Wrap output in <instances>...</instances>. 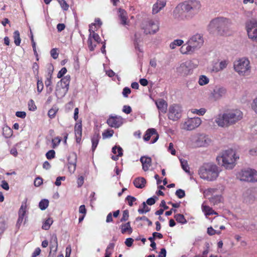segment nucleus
Instances as JSON below:
<instances>
[{
	"label": "nucleus",
	"mask_w": 257,
	"mask_h": 257,
	"mask_svg": "<svg viewBox=\"0 0 257 257\" xmlns=\"http://www.w3.org/2000/svg\"><path fill=\"white\" fill-rule=\"evenodd\" d=\"M175 194H176V196L179 198H180V199L182 198L185 196V191L181 189H178L177 190H176Z\"/></svg>",
	"instance_id": "obj_57"
},
{
	"label": "nucleus",
	"mask_w": 257,
	"mask_h": 257,
	"mask_svg": "<svg viewBox=\"0 0 257 257\" xmlns=\"http://www.w3.org/2000/svg\"><path fill=\"white\" fill-rule=\"evenodd\" d=\"M53 220L51 218H48L47 219L45 220V221L43 223L42 225V228L45 230H48L51 224L53 223Z\"/></svg>",
	"instance_id": "obj_38"
},
{
	"label": "nucleus",
	"mask_w": 257,
	"mask_h": 257,
	"mask_svg": "<svg viewBox=\"0 0 257 257\" xmlns=\"http://www.w3.org/2000/svg\"><path fill=\"white\" fill-rule=\"evenodd\" d=\"M234 70L240 76H245L250 72V62L247 59L242 58L234 62Z\"/></svg>",
	"instance_id": "obj_6"
},
{
	"label": "nucleus",
	"mask_w": 257,
	"mask_h": 257,
	"mask_svg": "<svg viewBox=\"0 0 257 257\" xmlns=\"http://www.w3.org/2000/svg\"><path fill=\"white\" fill-rule=\"evenodd\" d=\"M232 22L228 19L218 17L213 19L208 25L210 33L216 32L220 36H229L232 34Z\"/></svg>",
	"instance_id": "obj_2"
},
{
	"label": "nucleus",
	"mask_w": 257,
	"mask_h": 257,
	"mask_svg": "<svg viewBox=\"0 0 257 257\" xmlns=\"http://www.w3.org/2000/svg\"><path fill=\"white\" fill-rule=\"evenodd\" d=\"M227 64L228 62L227 61H221L219 64V68H218L217 67H213L212 70L216 72L222 70L227 67Z\"/></svg>",
	"instance_id": "obj_35"
},
{
	"label": "nucleus",
	"mask_w": 257,
	"mask_h": 257,
	"mask_svg": "<svg viewBox=\"0 0 257 257\" xmlns=\"http://www.w3.org/2000/svg\"><path fill=\"white\" fill-rule=\"evenodd\" d=\"M123 122V118L118 115H110L107 119V124L111 127L115 128L119 127Z\"/></svg>",
	"instance_id": "obj_12"
},
{
	"label": "nucleus",
	"mask_w": 257,
	"mask_h": 257,
	"mask_svg": "<svg viewBox=\"0 0 257 257\" xmlns=\"http://www.w3.org/2000/svg\"><path fill=\"white\" fill-rule=\"evenodd\" d=\"M51 243V250H53L54 252H56L58 249V241L57 237L56 235H53L52 237Z\"/></svg>",
	"instance_id": "obj_33"
},
{
	"label": "nucleus",
	"mask_w": 257,
	"mask_h": 257,
	"mask_svg": "<svg viewBox=\"0 0 257 257\" xmlns=\"http://www.w3.org/2000/svg\"><path fill=\"white\" fill-rule=\"evenodd\" d=\"M209 82V78L205 75H201L199 77L198 83L200 85L203 86L208 84Z\"/></svg>",
	"instance_id": "obj_37"
},
{
	"label": "nucleus",
	"mask_w": 257,
	"mask_h": 257,
	"mask_svg": "<svg viewBox=\"0 0 257 257\" xmlns=\"http://www.w3.org/2000/svg\"><path fill=\"white\" fill-rule=\"evenodd\" d=\"M53 72V69L49 70L48 72V74L47 76L46 79L45 81V84L46 86V87H48L50 86V91H52V88H51V85H52V74Z\"/></svg>",
	"instance_id": "obj_28"
},
{
	"label": "nucleus",
	"mask_w": 257,
	"mask_h": 257,
	"mask_svg": "<svg viewBox=\"0 0 257 257\" xmlns=\"http://www.w3.org/2000/svg\"><path fill=\"white\" fill-rule=\"evenodd\" d=\"M195 50L193 48L191 44L188 41L186 44L183 45L180 48V52L183 54H191Z\"/></svg>",
	"instance_id": "obj_23"
},
{
	"label": "nucleus",
	"mask_w": 257,
	"mask_h": 257,
	"mask_svg": "<svg viewBox=\"0 0 257 257\" xmlns=\"http://www.w3.org/2000/svg\"><path fill=\"white\" fill-rule=\"evenodd\" d=\"M174 218L178 223L183 224L187 222V220L183 214H177L175 215Z\"/></svg>",
	"instance_id": "obj_36"
},
{
	"label": "nucleus",
	"mask_w": 257,
	"mask_h": 257,
	"mask_svg": "<svg viewBox=\"0 0 257 257\" xmlns=\"http://www.w3.org/2000/svg\"><path fill=\"white\" fill-rule=\"evenodd\" d=\"M143 208H139L138 210L140 214L146 213L150 210V208L148 207L145 202L142 203Z\"/></svg>",
	"instance_id": "obj_47"
},
{
	"label": "nucleus",
	"mask_w": 257,
	"mask_h": 257,
	"mask_svg": "<svg viewBox=\"0 0 257 257\" xmlns=\"http://www.w3.org/2000/svg\"><path fill=\"white\" fill-rule=\"evenodd\" d=\"M114 134V131L112 130L107 129L102 133V137L103 139L111 137Z\"/></svg>",
	"instance_id": "obj_44"
},
{
	"label": "nucleus",
	"mask_w": 257,
	"mask_h": 257,
	"mask_svg": "<svg viewBox=\"0 0 257 257\" xmlns=\"http://www.w3.org/2000/svg\"><path fill=\"white\" fill-rule=\"evenodd\" d=\"M39 65L37 63L35 62L33 64L32 69L34 72V74L38 76L39 74Z\"/></svg>",
	"instance_id": "obj_58"
},
{
	"label": "nucleus",
	"mask_w": 257,
	"mask_h": 257,
	"mask_svg": "<svg viewBox=\"0 0 257 257\" xmlns=\"http://www.w3.org/2000/svg\"><path fill=\"white\" fill-rule=\"evenodd\" d=\"M49 201L47 199H42L39 204V208L42 210H44L46 209L49 205Z\"/></svg>",
	"instance_id": "obj_42"
},
{
	"label": "nucleus",
	"mask_w": 257,
	"mask_h": 257,
	"mask_svg": "<svg viewBox=\"0 0 257 257\" xmlns=\"http://www.w3.org/2000/svg\"><path fill=\"white\" fill-rule=\"evenodd\" d=\"M181 166L183 170L187 173H189V167L188 165L187 162L185 160H180Z\"/></svg>",
	"instance_id": "obj_50"
},
{
	"label": "nucleus",
	"mask_w": 257,
	"mask_h": 257,
	"mask_svg": "<svg viewBox=\"0 0 257 257\" xmlns=\"http://www.w3.org/2000/svg\"><path fill=\"white\" fill-rule=\"evenodd\" d=\"M218 167L212 164H204L199 170L200 177L209 181L215 180L218 176Z\"/></svg>",
	"instance_id": "obj_3"
},
{
	"label": "nucleus",
	"mask_w": 257,
	"mask_h": 257,
	"mask_svg": "<svg viewBox=\"0 0 257 257\" xmlns=\"http://www.w3.org/2000/svg\"><path fill=\"white\" fill-rule=\"evenodd\" d=\"M238 157L235 156V153L233 150L229 149L223 151L220 156L216 158L218 163L224 166L226 169H231L234 166V163Z\"/></svg>",
	"instance_id": "obj_4"
},
{
	"label": "nucleus",
	"mask_w": 257,
	"mask_h": 257,
	"mask_svg": "<svg viewBox=\"0 0 257 257\" xmlns=\"http://www.w3.org/2000/svg\"><path fill=\"white\" fill-rule=\"evenodd\" d=\"M140 161L142 164V168L144 171L149 170L152 165V159L148 156H142L140 158Z\"/></svg>",
	"instance_id": "obj_20"
},
{
	"label": "nucleus",
	"mask_w": 257,
	"mask_h": 257,
	"mask_svg": "<svg viewBox=\"0 0 257 257\" xmlns=\"http://www.w3.org/2000/svg\"><path fill=\"white\" fill-rule=\"evenodd\" d=\"M131 92V89L127 87H125L123 89L122 94L125 97H127L128 95L130 94Z\"/></svg>",
	"instance_id": "obj_64"
},
{
	"label": "nucleus",
	"mask_w": 257,
	"mask_h": 257,
	"mask_svg": "<svg viewBox=\"0 0 257 257\" xmlns=\"http://www.w3.org/2000/svg\"><path fill=\"white\" fill-rule=\"evenodd\" d=\"M46 158L48 160L53 159L55 157V152L53 150L49 151L46 154Z\"/></svg>",
	"instance_id": "obj_56"
},
{
	"label": "nucleus",
	"mask_w": 257,
	"mask_h": 257,
	"mask_svg": "<svg viewBox=\"0 0 257 257\" xmlns=\"http://www.w3.org/2000/svg\"><path fill=\"white\" fill-rule=\"evenodd\" d=\"M89 36H90V39H91V40H93L96 43L98 44L100 43L101 39L97 33H90Z\"/></svg>",
	"instance_id": "obj_46"
},
{
	"label": "nucleus",
	"mask_w": 257,
	"mask_h": 257,
	"mask_svg": "<svg viewBox=\"0 0 257 257\" xmlns=\"http://www.w3.org/2000/svg\"><path fill=\"white\" fill-rule=\"evenodd\" d=\"M27 209V204L26 202H23L21 207L19 210V216H24L25 217Z\"/></svg>",
	"instance_id": "obj_40"
},
{
	"label": "nucleus",
	"mask_w": 257,
	"mask_h": 257,
	"mask_svg": "<svg viewBox=\"0 0 257 257\" xmlns=\"http://www.w3.org/2000/svg\"><path fill=\"white\" fill-rule=\"evenodd\" d=\"M191 112L200 115H203L206 112V109L204 108H201L199 109H193L191 110Z\"/></svg>",
	"instance_id": "obj_48"
},
{
	"label": "nucleus",
	"mask_w": 257,
	"mask_h": 257,
	"mask_svg": "<svg viewBox=\"0 0 257 257\" xmlns=\"http://www.w3.org/2000/svg\"><path fill=\"white\" fill-rule=\"evenodd\" d=\"M99 28L96 26V24H91L89 25V31L90 33H95V32Z\"/></svg>",
	"instance_id": "obj_60"
},
{
	"label": "nucleus",
	"mask_w": 257,
	"mask_h": 257,
	"mask_svg": "<svg viewBox=\"0 0 257 257\" xmlns=\"http://www.w3.org/2000/svg\"><path fill=\"white\" fill-rule=\"evenodd\" d=\"M166 4V0H158L153 5L152 12L153 14H157Z\"/></svg>",
	"instance_id": "obj_21"
},
{
	"label": "nucleus",
	"mask_w": 257,
	"mask_h": 257,
	"mask_svg": "<svg viewBox=\"0 0 257 257\" xmlns=\"http://www.w3.org/2000/svg\"><path fill=\"white\" fill-rule=\"evenodd\" d=\"M13 135V131L12 130L8 127L6 126L3 128V135L6 138H10Z\"/></svg>",
	"instance_id": "obj_39"
},
{
	"label": "nucleus",
	"mask_w": 257,
	"mask_h": 257,
	"mask_svg": "<svg viewBox=\"0 0 257 257\" xmlns=\"http://www.w3.org/2000/svg\"><path fill=\"white\" fill-rule=\"evenodd\" d=\"M183 44V41L181 39H177L175 40L173 42H172L170 45V47L172 49H175L176 46H181Z\"/></svg>",
	"instance_id": "obj_41"
},
{
	"label": "nucleus",
	"mask_w": 257,
	"mask_h": 257,
	"mask_svg": "<svg viewBox=\"0 0 257 257\" xmlns=\"http://www.w3.org/2000/svg\"><path fill=\"white\" fill-rule=\"evenodd\" d=\"M226 93L225 89L223 88H216L213 90L212 94L215 99H218L224 95Z\"/></svg>",
	"instance_id": "obj_24"
},
{
	"label": "nucleus",
	"mask_w": 257,
	"mask_h": 257,
	"mask_svg": "<svg viewBox=\"0 0 257 257\" xmlns=\"http://www.w3.org/2000/svg\"><path fill=\"white\" fill-rule=\"evenodd\" d=\"M253 170L248 169L241 170L238 174V177L241 181L251 182Z\"/></svg>",
	"instance_id": "obj_14"
},
{
	"label": "nucleus",
	"mask_w": 257,
	"mask_h": 257,
	"mask_svg": "<svg viewBox=\"0 0 257 257\" xmlns=\"http://www.w3.org/2000/svg\"><path fill=\"white\" fill-rule=\"evenodd\" d=\"M202 210L206 216L213 214H218L211 207L205 205L204 203L202 205Z\"/></svg>",
	"instance_id": "obj_27"
},
{
	"label": "nucleus",
	"mask_w": 257,
	"mask_h": 257,
	"mask_svg": "<svg viewBox=\"0 0 257 257\" xmlns=\"http://www.w3.org/2000/svg\"><path fill=\"white\" fill-rule=\"evenodd\" d=\"M129 217V211L126 209L123 211L122 216L120 219L121 222L125 221L128 220Z\"/></svg>",
	"instance_id": "obj_52"
},
{
	"label": "nucleus",
	"mask_w": 257,
	"mask_h": 257,
	"mask_svg": "<svg viewBox=\"0 0 257 257\" xmlns=\"http://www.w3.org/2000/svg\"><path fill=\"white\" fill-rule=\"evenodd\" d=\"M34 185L39 187L43 184V179L41 177H37L34 181Z\"/></svg>",
	"instance_id": "obj_62"
},
{
	"label": "nucleus",
	"mask_w": 257,
	"mask_h": 257,
	"mask_svg": "<svg viewBox=\"0 0 257 257\" xmlns=\"http://www.w3.org/2000/svg\"><path fill=\"white\" fill-rule=\"evenodd\" d=\"M182 109L181 107L176 104L171 105L169 108L168 118L174 121H177L182 116Z\"/></svg>",
	"instance_id": "obj_10"
},
{
	"label": "nucleus",
	"mask_w": 257,
	"mask_h": 257,
	"mask_svg": "<svg viewBox=\"0 0 257 257\" xmlns=\"http://www.w3.org/2000/svg\"><path fill=\"white\" fill-rule=\"evenodd\" d=\"M155 136V138L151 141V143L152 144L155 143L157 142L159 138V135L157 132V131L153 128H149L147 130L145 133V134L144 136V140L146 141H148L150 140L151 137Z\"/></svg>",
	"instance_id": "obj_15"
},
{
	"label": "nucleus",
	"mask_w": 257,
	"mask_h": 257,
	"mask_svg": "<svg viewBox=\"0 0 257 257\" xmlns=\"http://www.w3.org/2000/svg\"><path fill=\"white\" fill-rule=\"evenodd\" d=\"M133 183L136 188H143L145 186L146 180L143 177H138L134 180Z\"/></svg>",
	"instance_id": "obj_26"
},
{
	"label": "nucleus",
	"mask_w": 257,
	"mask_h": 257,
	"mask_svg": "<svg viewBox=\"0 0 257 257\" xmlns=\"http://www.w3.org/2000/svg\"><path fill=\"white\" fill-rule=\"evenodd\" d=\"M61 139L60 137H57L54 139H52V142L53 144V148H55L57 146H58L61 142Z\"/></svg>",
	"instance_id": "obj_55"
},
{
	"label": "nucleus",
	"mask_w": 257,
	"mask_h": 257,
	"mask_svg": "<svg viewBox=\"0 0 257 257\" xmlns=\"http://www.w3.org/2000/svg\"><path fill=\"white\" fill-rule=\"evenodd\" d=\"M156 104L160 111L165 113L167 111L168 104L167 102L163 99H159L156 101Z\"/></svg>",
	"instance_id": "obj_22"
},
{
	"label": "nucleus",
	"mask_w": 257,
	"mask_h": 257,
	"mask_svg": "<svg viewBox=\"0 0 257 257\" xmlns=\"http://www.w3.org/2000/svg\"><path fill=\"white\" fill-rule=\"evenodd\" d=\"M118 16L120 20V24L123 26L129 25L130 21L128 20L127 12L123 9L119 8Z\"/></svg>",
	"instance_id": "obj_17"
},
{
	"label": "nucleus",
	"mask_w": 257,
	"mask_h": 257,
	"mask_svg": "<svg viewBox=\"0 0 257 257\" xmlns=\"http://www.w3.org/2000/svg\"><path fill=\"white\" fill-rule=\"evenodd\" d=\"M191 70L190 63L187 62L181 64L177 69L178 72L184 76L189 74Z\"/></svg>",
	"instance_id": "obj_19"
},
{
	"label": "nucleus",
	"mask_w": 257,
	"mask_h": 257,
	"mask_svg": "<svg viewBox=\"0 0 257 257\" xmlns=\"http://www.w3.org/2000/svg\"><path fill=\"white\" fill-rule=\"evenodd\" d=\"M67 70L65 67H63L58 73L57 77L58 78H62L67 72Z\"/></svg>",
	"instance_id": "obj_59"
},
{
	"label": "nucleus",
	"mask_w": 257,
	"mask_h": 257,
	"mask_svg": "<svg viewBox=\"0 0 257 257\" xmlns=\"http://www.w3.org/2000/svg\"><path fill=\"white\" fill-rule=\"evenodd\" d=\"M13 39L15 45L17 46H20L21 43V39L20 38V34L18 30H16L14 32Z\"/></svg>",
	"instance_id": "obj_34"
},
{
	"label": "nucleus",
	"mask_w": 257,
	"mask_h": 257,
	"mask_svg": "<svg viewBox=\"0 0 257 257\" xmlns=\"http://www.w3.org/2000/svg\"><path fill=\"white\" fill-rule=\"evenodd\" d=\"M87 44L89 50L91 51H94L95 48L96 47L97 43H96L95 42L94 43H93L92 42V40L90 39V36H88Z\"/></svg>",
	"instance_id": "obj_45"
},
{
	"label": "nucleus",
	"mask_w": 257,
	"mask_h": 257,
	"mask_svg": "<svg viewBox=\"0 0 257 257\" xmlns=\"http://www.w3.org/2000/svg\"><path fill=\"white\" fill-rule=\"evenodd\" d=\"M243 116V112L240 109H231L218 114L215 121L219 126L226 127L238 122L242 119Z\"/></svg>",
	"instance_id": "obj_1"
},
{
	"label": "nucleus",
	"mask_w": 257,
	"mask_h": 257,
	"mask_svg": "<svg viewBox=\"0 0 257 257\" xmlns=\"http://www.w3.org/2000/svg\"><path fill=\"white\" fill-rule=\"evenodd\" d=\"M146 34H154L159 29V23L157 20H150L146 22L143 27Z\"/></svg>",
	"instance_id": "obj_11"
},
{
	"label": "nucleus",
	"mask_w": 257,
	"mask_h": 257,
	"mask_svg": "<svg viewBox=\"0 0 257 257\" xmlns=\"http://www.w3.org/2000/svg\"><path fill=\"white\" fill-rule=\"evenodd\" d=\"M29 109L31 111H34L37 109V106L33 99H31L28 102Z\"/></svg>",
	"instance_id": "obj_51"
},
{
	"label": "nucleus",
	"mask_w": 257,
	"mask_h": 257,
	"mask_svg": "<svg viewBox=\"0 0 257 257\" xmlns=\"http://www.w3.org/2000/svg\"><path fill=\"white\" fill-rule=\"evenodd\" d=\"M112 152L114 154H117L116 157L112 156V159L113 160H116L117 159V157L121 156L122 155V149L120 146H114L112 149Z\"/></svg>",
	"instance_id": "obj_31"
},
{
	"label": "nucleus",
	"mask_w": 257,
	"mask_h": 257,
	"mask_svg": "<svg viewBox=\"0 0 257 257\" xmlns=\"http://www.w3.org/2000/svg\"><path fill=\"white\" fill-rule=\"evenodd\" d=\"M57 111L58 109L56 108H52L48 111V115L50 118H53L55 117Z\"/></svg>",
	"instance_id": "obj_49"
},
{
	"label": "nucleus",
	"mask_w": 257,
	"mask_h": 257,
	"mask_svg": "<svg viewBox=\"0 0 257 257\" xmlns=\"http://www.w3.org/2000/svg\"><path fill=\"white\" fill-rule=\"evenodd\" d=\"M221 196L220 195H217L212 197L209 199L210 202L213 205H216L221 202Z\"/></svg>",
	"instance_id": "obj_43"
},
{
	"label": "nucleus",
	"mask_w": 257,
	"mask_h": 257,
	"mask_svg": "<svg viewBox=\"0 0 257 257\" xmlns=\"http://www.w3.org/2000/svg\"><path fill=\"white\" fill-rule=\"evenodd\" d=\"M201 119L198 117L190 118L180 124L182 130L191 131L198 127L201 123Z\"/></svg>",
	"instance_id": "obj_7"
},
{
	"label": "nucleus",
	"mask_w": 257,
	"mask_h": 257,
	"mask_svg": "<svg viewBox=\"0 0 257 257\" xmlns=\"http://www.w3.org/2000/svg\"><path fill=\"white\" fill-rule=\"evenodd\" d=\"M125 201L127 202L129 206H132L133 205V202L136 201V198L135 197L128 195L126 197Z\"/></svg>",
	"instance_id": "obj_53"
},
{
	"label": "nucleus",
	"mask_w": 257,
	"mask_h": 257,
	"mask_svg": "<svg viewBox=\"0 0 257 257\" xmlns=\"http://www.w3.org/2000/svg\"><path fill=\"white\" fill-rule=\"evenodd\" d=\"M61 6V8L64 11H67L69 9V5L67 4V3L66 2L65 0H63L62 2H60L59 3Z\"/></svg>",
	"instance_id": "obj_63"
},
{
	"label": "nucleus",
	"mask_w": 257,
	"mask_h": 257,
	"mask_svg": "<svg viewBox=\"0 0 257 257\" xmlns=\"http://www.w3.org/2000/svg\"><path fill=\"white\" fill-rule=\"evenodd\" d=\"M182 4L190 19L198 14L202 7L200 2L198 0H187Z\"/></svg>",
	"instance_id": "obj_5"
},
{
	"label": "nucleus",
	"mask_w": 257,
	"mask_h": 257,
	"mask_svg": "<svg viewBox=\"0 0 257 257\" xmlns=\"http://www.w3.org/2000/svg\"><path fill=\"white\" fill-rule=\"evenodd\" d=\"M67 88H64L60 86H58L56 89L55 94L57 97H62L65 95L68 92Z\"/></svg>",
	"instance_id": "obj_32"
},
{
	"label": "nucleus",
	"mask_w": 257,
	"mask_h": 257,
	"mask_svg": "<svg viewBox=\"0 0 257 257\" xmlns=\"http://www.w3.org/2000/svg\"><path fill=\"white\" fill-rule=\"evenodd\" d=\"M44 88V84L42 80H37V91L39 93H40L42 92Z\"/></svg>",
	"instance_id": "obj_54"
},
{
	"label": "nucleus",
	"mask_w": 257,
	"mask_h": 257,
	"mask_svg": "<svg viewBox=\"0 0 257 257\" xmlns=\"http://www.w3.org/2000/svg\"><path fill=\"white\" fill-rule=\"evenodd\" d=\"M121 232L124 234L126 232H128V234H131L133 232V229L131 226L130 222H127L125 223L122 224L120 226Z\"/></svg>",
	"instance_id": "obj_30"
},
{
	"label": "nucleus",
	"mask_w": 257,
	"mask_h": 257,
	"mask_svg": "<svg viewBox=\"0 0 257 257\" xmlns=\"http://www.w3.org/2000/svg\"><path fill=\"white\" fill-rule=\"evenodd\" d=\"M82 132V125L81 121L77 122L74 126V133L76 138V142L79 144L81 141Z\"/></svg>",
	"instance_id": "obj_16"
},
{
	"label": "nucleus",
	"mask_w": 257,
	"mask_h": 257,
	"mask_svg": "<svg viewBox=\"0 0 257 257\" xmlns=\"http://www.w3.org/2000/svg\"><path fill=\"white\" fill-rule=\"evenodd\" d=\"M100 136L98 133H95L91 137L92 148L91 150L94 152L98 144Z\"/></svg>",
	"instance_id": "obj_25"
},
{
	"label": "nucleus",
	"mask_w": 257,
	"mask_h": 257,
	"mask_svg": "<svg viewBox=\"0 0 257 257\" xmlns=\"http://www.w3.org/2000/svg\"><path fill=\"white\" fill-rule=\"evenodd\" d=\"M50 54L53 58L55 59H57L59 55L57 52V49L56 48H53L51 49V50L50 51Z\"/></svg>",
	"instance_id": "obj_61"
},
{
	"label": "nucleus",
	"mask_w": 257,
	"mask_h": 257,
	"mask_svg": "<svg viewBox=\"0 0 257 257\" xmlns=\"http://www.w3.org/2000/svg\"><path fill=\"white\" fill-rule=\"evenodd\" d=\"M70 82V76L69 75H67L63 78H62L60 80V87L64 88H67V90L69 89V84Z\"/></svg>",
	"instance_id": "obj_29"
},
{
	"label": "nucleus",
	"mask_w": 257,
	"mask_h": 257,
	"mask_svg": "<svg viewBox=\"0 0 257 257\" xmlns=\"http://www.w3.org/2000/svg\"><path fill=\"white\" fill-rule=\"evenodd\" d=\"M188 41L195 50L200 48L204 43L202 35L199 34L193 36Z\"/></svg>",
	"instance_id": "obj_13"
},
{
	"label": "nucleus",
	"mask_w": 257,
	"mask_h": 257,
	"mask_svg": "<svg viewBox=\"0 0 257 257\" xmlns=\"http://www.w3.org/2000/svg\"><path fill=\"white\" fill-rule=\"evenodd\" d=\"M210 142V140L205 135H199L196 140V144L197 147H202L206 146Z\"/></svg>",
	"instance_id": "obj_18"
},
{
	"label": "nucleus",
	"mask_w": 257,
	"mask_h": 257,
	"mask_svg": "<svg viewBox=\"0 0 257 257\" xmlns=\"http://www.w3.org/2000/svg\"><path fill=\"white\" fill-rule=\"evenodd\" d=\"M173 18L177 21H183L190 19L188 15L183 8L182 3L178 4L173 12Z\"/></svg>",
	"instance_id": "obj_9"
},
{
	"label": "nucleus",
	"mask_w": 257,
	"mask_h": 257,
	"mask_svg": "<svg viewBox=\"0 0 257 257\" xmlns=\"http://www.w3.org/2000/svg\"><path fill=\"white\" fill-rule=\"evenodd\" d=\"M245 27L249 38L257 42V21L251 20L247 22Z\"/></svg>",
	"instance_id": "obj_8"
}]
</instances>
